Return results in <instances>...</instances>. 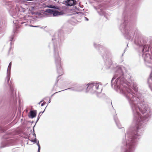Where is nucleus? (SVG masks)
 <instances>
[{"label":"nucleus","instance_id":"nucleus-1","mask_svg":"<svg viewBox=\"0 0 152 152\" xmlns=\"http://www.w3.org/2000/svg\"><path fill=\"white\" fill-rule=\"evenodd\" d=\"M127 95L132 104L127 99L134 116V125L130 127L126 132H124L125 137L123 139L122 144L123 146L121 148L124 152H133L137 146L139 140L144 131V127L146 122L151 116V112L147 103L144 100V94L140 92L131 93L128 92ZM114 119L119 129H122L125 132V129L120 123L116 116H114Z\"/></svg>","mask_w":152,"mask_h":152},{"label":"nucleus","instance_id":"nucleus-2","mask_svg":"<svg viewBox=\"0 0 152 152\" xmlns=\"http://www.w3.org/2000/svg\"><path fill=\"white\" fill-rule=\"evenodd\" d=\"M105 72H110L114 71L115 74L111 81V86L117 91L119 90L120 93L127 98L131 107L132 106L127 95L128 92L135 93L139 92L137 84L134 80H131V82H128L124 78V73L122 67H103Z\"/></svg>","mask_w":152,"mask_h":152},{"label":"nucleus","instance_id":"nucleus-3","mask_svg":"<svg viewBox=\"0 0 152 152\" xmlns=\"http://www.w3.org/2000/svg\"><path fill=\"white\" fill-rule=\"evenodd\" d=\"M59 34H56L52 38V43L50 44L49 46L53 45L54 57L55 63L57 66H61V58L59 56V48L58 45L59 42L61 40V38H59Z\"/></svg>","mask_w":152,"mask_h":152},{"label":"nucleus","instance_id":"nucleus-4","mask_svg":"<svg viewBox=\"0 0 152 152\" xmlns=\"http://www.w3.org/2000/svg\"><path fill=\"white\" fill-rule=\"evenodd\" d=\"M135 43L140 47H141L142 48V55L144 58V61L149 63H151L152 62L151 56L148 53L145 54V56L144 53L145 52L148 51L150 48L149 46L145 44V41L142 38L140 37L136 39L134 41Z\"/></svg>","mask_w":152,"mask_h":152},{"label":"nucleus","instance_id":"nucleus-5","mask_svg":"<svg viewBox=\"0 0 152 152\" xmlns=\"http://www.w3.org/2000/svg\"><path fill=\"white\" fill-rule=\"evenodd\" d=\"M11 67H7V77L6 78V81L10 89V98L9 102L10 104L15 105L17 102L16 97L15 96L14 94V88L13 84H12V80L10 81L11 75Z\"/></svg>","mask_w":152,"mask_h":152},{"label":"nucleus","instance_id":"nucleus-6","mask_svg":"<svg viewBox=\"0 0 152 152\" xmlns=\"http://www.w3.org/2000/svg\"><path fill=\"white\" fill-rule=\"evenodd\" d=\"M119 28L125 38L131 41L132 40L134 35L137 34V33L133 32L132 30L129 29L125 18L123 20V22L121 24Z\"/></svg>","mask_w":152,"mask_h":152},{"label":"nucleus","instance_id":"nucleus-7","mask_svg":"<svg viewBox=\"0 0 152 152\" xmlns=\"http://www.w3.org/2000/svg\"><path fill=\"white\" fill-rule=\"evenodd\" d=\"M16 140L15 139L12 138L11 135L9 133H6L2 137L0 148H1L7 146L13 145L16 143Z\"/></svg>","mask_w":152,"mask_h":152},{"label":"nucleus","instance_id":"nucleus-8","mask_svg":"<svg viewBox=\"0 0 152 152\" xmlns=\"http://www.w3.org/2000/svg\"><path fill=\"white\" fill-rule=\"evenodd\" d=\"M93 45L95 48L98 49L100 53L104 60H110L111 61V53L108 49L103 46L95 42L94 43Z\"/></svg>","mask_w":152,"mask_h":152},{"label":"nucleus","instance_id":"nucleus-9","mask_svg":"<svg viewBox=\"0 0 152 152\" xmlns=\"http://www.w3.org/2000/svg\"><path fill=\"white\" fill-rule=\"evenodd\" d=\"M87 86L86 89V92H89L91 94H94L96 93H101L102 89L101 88L100 91L96 92V90L99 89V85L98 84L95 83L94 82L89 83L86 85Z\"/></svg>","mask_w":152,"mask_h":152},{"label":"nucleus","instance_id":"nucleus-10","mask_svg":"<svg viewBox=\"0 0 152 152\" xmlns=\"http://www.w3.org/2000/svg\"><path fill=\"white\" fill-rule=\"evenodd\" d=\"M45 12L49 13L50 14H52L53 16H56L61 15V12H59L57 11L51 9H47L45 11Z\"/></svg>","mask_w":152,"mask_h":152},{"label":"nucleus","instance_id":"nucleus-11","mask_svg":"<svg viewBox=\"0 0 152 152\" xmlns=\"http://www.w3.org/2000/svg\"><path fill=\"white\" fill-rule=\"evenodd\" d=\"M57 73L59 75L57 77V79L56 80L55 84H54L53 88L54 89L56 86H57L58 82V80H57L58 78L60 76L62 75L63 74V69L62 67H57Z\"/></svg>","mask_w":152,"mask_h":152},{"label":"nucleus","instance_id":"nucleus-12","mask_svg":"<svg viewBox=\"0 0 152 152\" xmlns=\"http://www.w3.org/2000/svg\"><path fill=\"white\" fill-rule=\"evenodd\" d=\"M94 8L97 10L98 12L99 15L104 16L106 19H108L107 15V14L105 13V11L103 10L102 8H100L98 7V9H97L96 7H94Z\"/></svg>","mask_w":152,"mask_h":152},{"label":"nucleus","instance_id":"nucleus-13","mask_svg":"<svg viewBox=\"0 0 152 152\" xmlns=\"http://www.w3.org/2000/svg\"><path fill=\"white\" fill-rule=\"evenodd\" d=\"M37 114V110H31L29 111L28 116L29 118L32 119L36 117Z\"/></svg>","mask_w":152,"mask_h":152},{"label":"nucleus","instance_id":"nucleus-14","mask_svg":"<svg viewBox=\"0 0 152 152\" xmlns=\"http://www.w3.org/2000/svg\"><path fill=\"white\" fill-rule=\"evenodd\" d=\"M152 69L151 70L150 75L149 77L148 78L147 80V83L148 84V86L150 88L151 90L152 91V87L151 86V82L152 80Z\"/></svg>","mask_w":152,"mask_h":152},{"label":"nucleus","instance_id":"nucleus-15","mask_svg":"<svg viewBox=\"0 0 152 152\" xmlns=\"http://www.w3.org/2000/svg\"><path fill=\"white\" fill-rule=\"evenodd\" d=\"M65 2L67 6L74 5L76 4V1L75 0H67L65 1Z\"/></svg>","mask_w":152,"mask_h":152},{"label":"nucleus","instance_id":"nucleus-16","mask_svg":"<svg viewBox=\"0 0 152 152\" xmlns=\"http://www.w3.org/2000/svg\"><path fill=\"white\" fill-rule=\"evenodd\" d=\"M75 87L76 88L77 91L80 92L82 91L84 88L85 86L78 85L75 86Z\"/></svg>","mask_w":152,"mask_h":152},{"label":"nucleus","instance_id":"nucleus-17","mask_svg":"<svg viewBox=\"0 0 152 152\" xmlns=\"http://www.w3.org/2000/svg\"><path fill=\"white\" fill-rule=\"evenodd\" d=\"M30 23L31 22V21H28L27 22H22L21 23V24H24V25L25 26H31V27H38L39 26H32V25H29L28 24V23Z\"/></svg>","mask_w":152,"mask_h":152},{"label":"nucleus","instance_id":"nucleus-18","mask_svg":"<svg viewBox=\"0 0 152 152\" xmlns=\"http://www.w3.org/2000/svg\"><path fill=\"white\" fill-rule=\"evenodd\" d=\"M46 107L45 108V109H44V111H41V112H40L39 113V114H38V116H37V120H36V124H37V122L38 121H39V118H40V116H41V115H40V114H41V113H42V114L44 112H45V109H46Z\"/></svg>","mask_w":152,"mask_h":152},{"label":"nucleus","instance_id":"nucleus-19","mask_svg":"<svg viewBox=\"0 0 152 152\" xmlns=\"http://www.w3.org/2000/svg\"><path fill=\"white\" fill-rule=\"evenodd\" d=\"M70 90L71 91H77L76 88V87L75 86L74 87L69 88L67 89H66L62 91H65V90Z\"/></svg>","mask_w":152,"mask_h":152},{"label":"nucleus","instance_id":"nucleus-20","mask_svg":"<svg viewBox=\"0 0 152 152\" xmlns=\"http://www.w3.org/2000/svg\"><path fill=\"white\" fill-rule=\"evenodd\" d=\"M36 143L37 145L38 146V149L37 151H40L41 149V146L39 143V141L38 140V141Z\"/></svg>","mask_w":152,"mask_h":152},{"label":"nucleus","instance_id":"nucleus-21","mask_svg":"<svg viewBox=\"0 0 152 152\" xmlns=\"http://www.w3.org/2000/svg\"><path fill=\"white\" fill-rule=\"evenodd\" d=\"M58 91V92H56L55 93H54V94H52L51 96H50V97L49 98H50L51 99V98H52V97L53 96V95H55V94H56L57 93H58V92H61V91Z\"/></svg>","mask_w":152,"mask_h":152},{"label":"nucleus","instance_id":"nucleus-22","mask_svg":"<svg viewBox=\"0 0 152 152\" xmlns=\"http://www.w3.org/2000/svg\"><path fill=\"white\" fill-rule=\"evenodd\" d=\"M45 99V98H44L42 99L38 103V104H40L41 102H43L44 100Z\"/></svg>","mask_w":152,"mask_h":152},{"label":"nucleus","instance_id":"nucleus-23","mask_svg":"<svg viewBox=\"0 0 152 152\" xmlns=\"http://www.w3.org/2000/svg\"><path fill=\"white\" fill-rule=\"evenodd\" d=\"M1 132H5V130H4L3 128H1Z\"/></svg>","mask_w":152,"mask_h":152},{"label":"nucleus","instance_id":"nucleus-24","mask_svg":"<svg viewBox=\"0 0 152 152\" xmlns=\"http://www.w3.org/2000/svg\"><path fill=\"white\" fill-rule=\"evenodd\" d=\"M46 103L45 102H44L42 103L41 104V106H44L45 104Z\"/></svg>","mask_w":152,"mask_h":152},{"label":"nucleus","instance_id":"nucleus-25","mask_svg":"<svg viewBox=\"0 0 152 152\" xmlns=\"http://www.w3.org/2000/svg\"><path fill=\"white\" fill-rule=\"evenodd\" d=\"M32 134L34 136L35 138H36V136L35 133V131L33 132Z\"/></svg>","mask_w":152,"mask_h":152},{"label":"nucleus","instance_id":"nucleus-26","mask_svg":"<svg viewBox=\"0 0 152 152\" xmlns=\"http://www.w3.org/2000/svg\"><path fill=\"white\" fill-rule=\"evenodd\" d=\"M37 139L36 138H35L34 139H33V141H35L36 142V143L38 141Z\"/></svg>","mask_w":152,"mask_h":152},{"label":"nucleus","instance_id":"nucleus-27","mask_svg":"<svg viewBox=\"0 0 152 152\" xmlns=\"http://www.w3.org/2000/svg\"><path fill=\"white\" fill-rule=\"evenodd\" d=\"M128 77H126L127 78H128V79H129L130 80H131V78L132 77V76L129 75V76H128Z\"/></svg>","mask_w":152,"mask_h":152},{"label":"nucleus","instance_id":"nucleus-28","mask_svg":"<svg viewBox=\"0 0 152 152\" xmlns=\"http://www.w3.org/2000/svg\"><path fill=\"white\" fill-rule=\"evenodd\" d=\"M13 39V36H12L11 38H10V41H11L12 39Z\"/></svg>","mask_w":152,"mask_h":152},{"label":"nucleus","instance_id":"nucleus-29","mask_svg":"<svg viewBox=\"0 0 152 152\" xmlns=\"http://www.w3.org/2000/svg\"><path fill=\"white\" fill-rule=\"evenodd\" d=\"M29 140L31 142H34V143H36V142L35 141H33V140L31 139V140Z\"/></svg>","mask_w":152,"mask_h":152},{"label":"nucleus","instance_id":"nucleus-30","mask_svg":"<svg viewBox=\"0 0 152 152\" xmlns=\"http://www.w3.org/2000/svg\"><path fill=\"white\" fill-rule=\"evenodd\" d=\"M36 123L33 126V132H34V127L36 125Z\"/></svg>","mask_w":152,"mask_h":152},{"label":"nucleus","instance_id":"nucleus-31","mask_svg":"<svg viewBox=\"0 0 152 152\" xmlns=\"http://www.w3.org/2000/svg\"><path fill=\"white\" fill-rule=\"evenodd\" d=\"M84 18H85V20H86L87 21H88V19L86 17H84Z\"/></svg>","mask_w":152,"mask_h":152},{"label":"nucleus","instance_id":"nucleus-32","mask_svg":"<svg viewBox=\"0 0 152 152\" xmlns=\"http://www.w3.org/2000/svg\"><path fill=\"white\" fill-rule=\"evenodd\" d=\"M12 66V63H11V62L9 63L8 66Z\"/></svg>","mask_w":152,"mask_h":152},{"label":"nucleus","instance_id":"nucleus-33","mask_svg":"<svg viewBox=\"0 0 152 152\" xmlns=\"http://www.w3.org/2000/svg\"><path fill=\"white\" fill-rule=\"evenodd\" d=\"M51 102V98H49V100L48 101L49 103H50Z\"/></svg>","mask_w":152,"mask_h":152},{"label":"nucleus","instance_id":"nucleus-34","mask_svg":"<svg viewBox=\"0 0 152 152\" xmlns=\"http://www.w3.org/2000/svg\"><path fill=\"white\" fill-rule=\"evenodd\" d=\"M123 67V69H124V70H125V72H126V69L125 67Z\"/></svg>","mask_w":152,"mask_h":152},{"label":"nucleus","instance_id":"nucleus-35","mask_svg":"<svg viewBox=\"0 0 152 152\" xmlns=\"http://www.w3.org/2000/svg\"><path fill=\"white\" fill-rule=\"evenodd\" d=\"M54 7V6L50 5L49 7L50 8H54V7Z\"/></svg>","mask_w":152,"mask_h":152},{"label":"nucleus","instance_id":"nucleus-36","mask_svg":"<svg viewBox=\"0 0 152 152\" xmlns=\"http://www.w3.org/2000/svg\"><path fill=\"white\" fill-rule=\"evenodd\" d=\"M13 5H11V6H9V7L10 8H12V7H13Z\"/></svg>","mask_w":152,"mask_h":152},{"label":"nucleus","instance_id":"nucleus-37","mask_svg":"<svg viewBox=\"0 0 152 152\" xmlns=\"http://www.w3.org/2000/svg\"><path fill=\"white\" fill-rule=\"evenodd\" d=\"M34 121H32L31 122V124H32V123H34Z\"/></svg>","mask_w":152,"mask_h":152},{"label":"nucleus","instance_id":"nucleus-38","mask_svg":"<svg viewBox=\"0 0 152 152\" xmlns=\"http://www.w3.org/2000/svg\"><path fill=\"white\" fill-rule=\"evenodd\" d=\"M11 44H12V42H10V44L11 45Z\"/></svg>","mask_w":152,"mask_h":152},{"label":"nucleus","instance_id":"nucleus-39","mask_svg":"<svg viewBox=\"0 0 152 152\" xmlns=\"http://www.w3.org/2000/svg\"><path fill=\"white\" fill-rule=\"evenodd\" d=\"M37 152H40V151H37Z\"/></svg>","mask_w":152,"mask_h":152},{"label":"nucleus","instance_id":"nucleus-40","mask_svg":"<svg viewBox=\"0 0 152 152\" xmlns=\"http://www.w3.org/2000/svg\"><path fill=\"white\" fill-rule=\"evenodd\" d=\"M15 93H16L15 92Z\"/></svg>","mask_w":152,"mask_h":152}]
</instances>
